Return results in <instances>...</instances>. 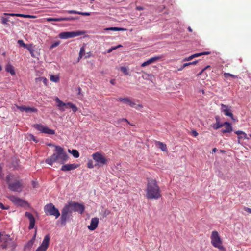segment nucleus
<instances>
[{"instance_id":"obj_1","label":"nucleus","mask_w":251,"mask_h":251,"mask_svg":"<svg viewBox=\"0 0 251 251\" xmlns=\"http://www.w3.org/2000/svg\"><path fill=\"white\" fill-rule=\"evenodd\" d=\"M161 197V190L157 181L153 179L148 180L146 189L147 198L157 200Z\"/></svg>"},{"instance_id":"obj_2","label":"nucleus","mask_w":251,"mask_h":251,"mask_svg":"<svg viewBox=\"0 0 251 251\" xmlns=\"http://www.w3.org/2000/svg\"><path fill=\"white\" fill-rule=\"evenodd\" d=\"M68 158L67 154L64 151L62 148L60 146H55V153L50 157L46 159V163L52 165L53 163L58 161L60 164H64Z\"/></svg>"},{"instance_id":"obj_3","label":"nucleus","mask_w":251,"mask_h":251,"mask_svg":"<svg viewBox=\"0 0 251 251\" xmlns=\"http://www.w3.org/2000/svg\"><path fill=\"white\" fill-rule=\"evenodd\" d=\"M211 243L213 247L218 249L221 251H225V248L223 245L222 240L217 231H213L211 233Z\"/></svg>"},{"instance_id":"obj_4","label":"nucleus","mask_w":251,"mask_h":251,"mask_svg":"<svg viewBox=\"0 0 251 251\" xmlns=\"http://www.w3.org/2000/svg\"><path fill=\"white\" fill-rule=\"evenodd\" d=\"M44 212L47 215L53 216L56 219L58 218L60 213L55 206L51 203L46 204L44 207Z\"/></svg>"},{"instance_id":"obj_5","label":"nucleus","mask_w":251,"mask_h":251,"mask_svg":"<svg viewBox=\"0 0 251 251\" xmlns=\"http://www.w3.org/2000/svg\"><path fill=\"white\" fill-rule=\"evenodd\" d=\"M1 241L3 242L2 247L3 249H9L13 251L15 244L8 235H2Z\"/></svg>"},{"instance_id":"obj_6","label":"nucleus","mask_w":251,"mask_h":251,"mask_svg":"<svg viewBox=\"0 0 251 251\" xmlns=\"http://www.w3.org/2000/svg\"><path fill=\"white\" fill-rule=\"evenodd\" d=\"M92 156L93 159L97 162V165L99 167L107 164L108 159L100 152L93 153Z\"/></svg>"},{"instance_id":"obj_7","label":"nucleus","mask_w":251,"mask_h":251,"mask_svg":"<svg viewBox=\"0 0 251 251\" xmlns=\"http://www.w3.org/2000/svg\"><path fill=\"white\" fill-rule=\"evenodd\" d=\"M72 212L68 204H66L61 212V222L62 224H66L67 221L72 216Z\"/></svg>"},{"instance_id":"obj_8","label":"nucleus","mask_w":251,"mask_h":251,"mask_svg":"<svg viewBox=\"0 0 251 251\" xmlns=\"http://www.w3.org/2000/svg\"><path fill=\"white\" fill-rule=\"evenodd\" d=\"M85 33V31L79 30L71 32H63L59 34V37L61 39H68L84 35Z\"/></svg>"},{"instance_id":"obj_9","label":"nucleus","mask_w":251,"mask_h":251,"mask_svg":"<svg viewBox=\"0 0 251 251\" xmlns=\"http://www.w3.org/2000/svg\"><path fill=\"white\" fill-rule=\"evenodd\" d=\"M33 126L38 131L42 133L49 135H54L55 133L54 130L50 129L47 126H44L42 124H35Z\"/></svg>"},{"instance_id":"obj_10","label":"nucleus","mask_w":251,"mask_h":251,"mask_svg":"<svg viewBox=\"0 0 251 251\" xmlns=\"http://www.w3.org/2000/svg\"><path fill=\"white\" fill-rule=\"evenodd\" d=\"M23 184L21 180H16L13 182L9 183V189L14 192H21L23 188Z\"/></svg>"},{"instance_id":"obj_11","label":"nucleus","mask_w":251,"mask_h":251,"mask_svg":"<svg viewBox=\"0 0 251 251\" xmlns=\"http://www.w3.org/2000/svg\"><path fill=\"white\" fill-rule=\"evenodd\" d=\"M8 198L15 205L21 206L25 207H28V204L25 201L15 196H9Z\"/></svg>"},{"instance_id":"obj_12","label":"nucleus","mask_w":251,"mask_h":251,"mask_svg":"<svg viewBox=\"0 0 251 251\" xmlns=\"http://www.w3.org/2000/svg\"><path fill=\"white\" fill-rule=\"evenodd\" d=\"M50 240V236L46 235L42 241L41 245L37 248L35 251H46L49 245Z\"/></svg>"},{"instance_id":"obj_13","label":"nucleus","mask_w":251,"mask_h":251,"mask_svg":"<svg viewBox=\"0 0 251 251\" xmlns=\"http://www.w3.org/2000/svg\"><path fill=\"white\" fill-rule=\"evenodd\" d=\"M80 166L79 164H67L65 165H63L61 168V170L63 171L66 172L72 170H74Z\"/></svg>"},{"instance_id":"obj_14","label":"nucleus","mask_w":251,"mask_h":251,"mask_svg":"<svg viewBox=\"0 0 251 251\" xmlns=\"http://www.w3.org/2000/svg\"><path fill=\"white\" fill-rule=\"evenodd\" d=\"M162 58V56H156L153 57H151L148 59L147 61L143 62L141 65V66L142 67L147 66L149 65H150L152 63H153L159 60H160Z\"/></svg>"},{"instance_id":"obj_15","label":"nucleus","mask_w":251,"mask_h":251,"mask_svg":"<svg viewBox=\"0 0 251 251\" xmlns=\"http://www.w3.org/2000/svg\"><path fill=\"white\" fill-rule=\"evenodd\" d=\"M99 222V218H93L91 219L90 225L88 226V228L91 230L93 231L95 230L98 227V224Z\"/></svg>"},{"instance_id":"obj_16","label":"nucleus","mask_w":251,"mask_h":251,"mask_svg":"<svg viewBox=\"0 0 251 251\" xmlns=\"http://www.w3.org/2000/svg\"><path fill=\"white\" fill-rule=\"evenodd\" d=\"M78 18H75L73 17H61L58 18H48L46 19V20L48 22L51 21H55V22H59V21H71L75 19H77Z\"/></svg>"},{"instance_id":"obj_17","label":"nucleus","mask_w":251,"mask_h":251,"mask_svg":"<svg viewBox=\"0 0 251 251\" xmlns=\"http://www.w3.org/2000/svg\"><path fill=\"white\" fill-rule=\"evenodd\" d=\"M221 110L223 112H224L226 116H229L232 119H233V114L231 113L230 108H229L227 105L221 104Z\"/></svg>"},{"instance_id":"obj_18","label":"nucleus","mask_w":251,"mask_h":251,"mask_svg":"<svg viewBox=\"0 0 251 251\" xmlns=\"http://www.w3.org/2000/svg\"><path fill=\"white\" fill-rule=\"evenodd\" d=\"M235 133L238 135V143H240V141L242 139H248L246 133L242 131H236Z\"/></svg>"},{"instance_id":"obj_19","label":"nucleus","mask_w":251,"mask_h":251,"mask_svg":"<svg viewBox=\"0 0 251 251\" xmlns=\"http://www.w3.org/2000/svg\"><path fill=\"white\" fill-rule=\"evenodd\" d=\"M224 126H225V129L222 131L223 133H230L232 131V127L229 122H226L224 123Z\"/></svg>"},{"instance_id":"obj_20","label":"nucleus","mask_w":251,"mask_h":251,"mask_svg":"<svg viewBox=\"0 0 251 251\" xmlns=\"http://www.w3.org/2000/svg\"><path fill=\"white\" fill-rule=\"evenodd\" d=\"M55 101L57 102V106L61 111H64L65 109L64 107L66 106V103L62 102L58 97L55 99Z\"/></svg>"},{"instance_id":"obj_21","label":"nucleus","mask_w":251,"mask_h":251,"mask_svg":"<svg viewBox=\"0 0 251 251\" xmlns=\"http://www.w3.org/2000/svg\"><path fill=\"white\" fill-rule=\"evenodd\" d=\"M64 12H66L68 14H76L81 15L83 16H90L91 15L90 12H78V11H77L75 10H67V11H64L62 12V13H64Z\"/></svg>"},{"instance_id":"obj_22","label":"nucleus","mask_w":251,"mask_h":251,"mask_svg":"<svg viewBox=\"0 0 251 251\" xmlns=\"http://www.w3.org/2000/svg\"><path fill=\"white\" fill-rule=\"evenodd\" d=\"M85 210V207L84 205L76 202L75 209V212H77L79 214H82Z\"/></svg>"},{"instance_id":"obj_23","label":"nucleus","mask_w":251,"mask_h":251,"mask_svg":"<svg viewBox=\"0 0 251 251\" xmlns=\"http://www.w3.org/2000/svg\"><path fill=\"white\" fill-rule=\"evenodd\" d=\"M65 107L68 108L72 109L74 113L76 112L78 110L77 107L75 104L71 102L66 103Z\"/></svg>"},{"instance_id":"obj_24","label":"nucleus","mask_w":251,"mask_h":251,"mask_svg":"<svg viewBox=\"0 0 251 251\" xmlns=\"http://www.w3.org/2000/svg\"><path fill=\"white\" fill-rule=\"evenodd\" d=\"M5 69L7 72L10 73L12 75H14L15 74L14 67L11 64H7L6 66Z\"/></svg>"},{"instance_id":"obj_25","label":"nucleus","mask_w":251,"mask_h":251,"mask_svg":"<svg viewBox=\"0 0 251 251\" xmlns=\"http://www.w3.org/2000/svg\"><path fill=\"white\" fill-rule=\"evenodd\" d=\"M156 144L158 145L159 148L163 151H167V148L166 145L160 141L156 142Z\"/></svg>"},{"instance_id":"obj_26","label":"nucleus","mask_w":251,"mask_h":251,"mask_svg":"<svg viewBox=\"0 0 251 251\" xmlns=\"http://www.w3.org/2000/svg\"><path fill=\"white\" fill-rule=\"evenodd\" d=\"M216 123L214 124L212 126L213 128L215 130H217L224 126V123L221 124L217 118H216Z\"/></svg>"},{"instance_id":"obj_27","label":"nucleus","mask_w":251,"mask_h":251,"mask_svg":"<svg viewBox=\"0 0 251 251\" xmlns=\"http://www.w3.org/2000/svg\"><path fill=\"white\" fill-rule=\"evenodd\" d=\"M16 107L17 109H18L22 112H23L24 111H25L27 112L31 111V108L30 107H26V106H19L18 105H16Z\"/></svg>"},{"instance_id":"obj_28","label":"nucleus","mask_w":251,"mask_h":251,"mask_svg":"<svg viewBox=\"0 0 251 251\" xmlns=\"http://www.w3.org/2000/svg\"><path fill=\"white\" fill-rule=\"evenodd\" d=\"M131 99L129 98H119L117 99V101H122L124 102L125 103H126L127 104H128Z\"/></svg>"},{"instance_id":"obj_29","label":"nucleus","mask_w":251,"mask_h":251,"mask_svg":"<svg viewBox=\"0 0 251 251\" xmlns=\"http://www.w3.org/2000/svg\"><path fill=\"white\" fill-rule=\"evenodd\" d=\"M35 81L37 83L42 82L45 85H47L48 80L45 77H38L36 78Z\"/></svg>"},{"instance_id":"obj_30","label":"nucleus","mask_w":251,"mask_h":251,"mask_svg":"<svg viewBox=\"0 0 251 251\" xmlns=\"http://www.w3.org/2000/svg\"><path fill=\"white\" fill-rule=\"evenodd\" d=\"M106 30H111V31H125L126 29L120 27H109L105 29Z\"/></svg>"},{"instance_id":"obj_31","label":"nucleus","mask_w":251,"mask_h":251,"mask_svg":"<svg viewBox=\"0 0 251 251\" xmlns=\"http://www.w3.org/2000/svg\"><path fill=\"white\" fill-rule=\"evenodd\" d=\"M68 151L71 152L72 155L75 158H78L79 156V153L78 151L76 150H73L72 151H71V150L69 149Z\"/></svg>"},{"instance_id":"obj_32","label":"nucleus","mask_w":251,"mask_h":251,"mask_svg":"<svg viewBox=\"0 0 251 251\" xmlns=\"http://www.w3.org/2000/svg\"><path fill=\"white\" fill-rule=\"evenodd\" d=\"M68 206L71 208L72 212H75V209L76 202H70L68 203Z\"/></svg>"},{"instance_id":"obj_33","label":"nucleus","mask_w":251,"mask_h":251,"mask_svg":"<svg viewBox=\"0 0 251 251\" xmlns=\"http://www.w3.org/2000/svg\"><path fill=\"white\" fill-rule=\"evenodd\" d=\"M25 214V216L28 218L29 221L28 228L29 229H31V213H30V212H26Z\"/></svg>"},{"instance_id":"obj_34","label":"nucleus","mask_w":251,"mask_h":251,"mask_svg":"<svg viewBox=\"0 0 251 251\" xmlns=\"http://www.w3.org/2000/svg\"><path fill=\"white\" fill-rule=\"evenodd\" d=\"M50 80L54 82H58L59 81V77L57 75H51Z\"/></svg>"},{"instance_id":"obj_35","label":"nucleus","mask_w":251,"mask_h":251,"mask_svg":"<svg viewBox=\"0 0 251 251\" xmlns=\"http://www.w3.org/2000/svg\"><path fill=\"white\" fill-rule=\"evenodd\" d=\"M210 53V52L205 51V52H202L199 53H195V54H193V55L194 58H195V57H198L201 56V55H208V54H209Z\"/></svg>"},{"instance_id":"obj_36","label":"nucleus","mask_w":251,"mask_h":251,"mask_svg":"<svg viewBox=\"0 0 251 251\" xmlns=\"http://www.w3.org/2000/svg\"><path fill=\"white\" fill-rule=\"evenodd\" d=\"M120 70L124 73L125 75H130L129 73V72L127 70V69L125 67H121L120 68Z\"/></svg>"},{"instance_id":"obj_37","label":"nucleus","mask_w":251,"mask_h":251,"mask_svg":"<svg viewBox=\"0 0 251 251\" xmlns=\"http://www.w3.org/2000/svg\"><path fill=\"white\" fill-rule=\"evenodd\" d=\"M84 54H85V49L83 47H82L80 48V50L78 59H79L80 58H81Z\"/></svg>"},{"instance_id":"obj_38","label":"nucleus","mask_w":251,"mask_h":251,"mask_svg":"<svg viewBox=\"0 0 251 251\" xmlns=\"http://www.w3.org/2000/svg\"><path fill=\"white\" fill-rule=\"evenodd\" d=\"M224 76H225V77L226 78H227L228 77H229V76H230V77H231L232 78H237V76L235 75H232V74H231L230 73H225L224 74Z\"/></svg>"},{"instance_id":"obj_39","label":"nucleus","mask_w":251,"mask_h":251,"mask_svg":"<svg viewBox=\"0 0 251 251\" xmlns=\"http://www.w3.org/2000/svg\"><path fill=\"white\" fill-rule=\"evenodd\" d=\"M198 63V61H194L191 62L186 63L183 64V67H187L189 65H195Z\"/></svg>"},{"instance_id":"obj_40","label":"nucleus","mask_w":251,"mask_h":251,"mask_svg":"<svg viewBox=\"0 0 251 251\" xmlns=\"http://www.w3.org/2000/svg\"><path fill=\"white\" fill-rule=\"evenodd\" d=\"M31 243V240H29L26 245L25 246V251H28L30 250V244Z\"/></svg>"},{"instance_id":"obj_41","label":"nucleus","mask_w":251,"mask_h":251,"mask_svg":"<svg viewBox=\"0 0 251 251\" xmlns=\"http://www.w3.org/2000/svg\"><path fill=\"white\" fill-rule=\"evenodd\" d=\"M94 167V165H93V161L92 160H90L88 161V162L87 163V167L88 168H93Z\"/></svg>"},{"instance_id":"obj_42","label":"nucleus","mask_w":251,"mask_h":251,"mask_svg":"<svg viewBox=\"0 0 251 251\" xmlns=\"http://www.w3.org/2000/svg\"><path fill=\"white\" fill-rule=\"evenodd\" d=\"M59 44H60V42L59 41H56V42H54L53 44H51V45L50 47V49H53V48L58 46Z\"/></svg>"},{"instance_id":"obj_43","label":"nucleus","mask_w":251,"mask_h":251,"mask_svg":"<svg viewBox=\"0 0 251 251\" xmlns=\"http://www.w3.org/2000/svg\"><path fill=\"white\" fill-rule=\"evenodd\" d=\"M8 21L9 19L8 18L3 17L1 18V22L3 24H6Z\"/></svg>"},{"instance_id":"obj_44","label":"nucleus","mask_w":251,"mask_h":251,"mask_svg":"<svg viewBox=\"0 0 251 251\" xmlns=\"http://www.w3.org/2000/svg\"><path fill=\"white\" fill-rule=\"evenodd\" d=\"M23 47L27 49L31 54V44H25V46H23Z\"/></svg>"},{"instance_id":"obj_45","label":"nucleus","mask_w":251,"mask_h":251,"mask_svg":"<svg viewBox=\"0 0 251 251\" xmlns=\"http://www.w3.org/2000/svg\"><path fill=\"white\" fill-rule=\"evenodd\" d=\"M128 105L131 107H134V108H135V106H136V104L134 102L132 101L131 100H130Z\"/></svg>"},{"instance_id":"obj_46","label":"nucleus","mask_w":251,"mask_h":251,"mask_svg":"<svg viewBox=\"0 0 251 251\" xmlns=\"http://www.w3.org/2000/svg\"><path fill=\"white\" fill-rule=\"evenodd\" d=\"M18 43L20 46H25V44L24 43V41L22 40H19L18 41Z\"/></svg>"},{"instance_id":"obj_47","label":"nucleus","mask_w":251,"mask_h":251,"mask_svg":"<svg viewBox=\"0 0 251 251\" xmlns=\"http://www.w3.org/2000/svg\"><path fill=\"white\" fill-rule=\"evenodd\" d=\"M0 208L2 209H8L9 206H5L2 203L0 202Z\"/></svg>"},{"instance_id":"obj_48","label":"nucleus","mask_w":251,"mask_h":251,"mask_svg":"<svg viewBox=\"0 0 251 251\" xmlns=\"http://www.w3.org/2000/svg\"><path fill=\"white\" fill-rule=\"evenodd\" d=\"M32 188H38L39 186V184L37 182L32 181Z\"/></svg>"},{"instance_id":"obj_49","label":"nucleus","mask_w":251,"mask_h":251,"mask_svg":"<svg viewBox=\"0 0 251 251\" xmlns=\"http://www.w3.org/2000/svg\"><path fill=\"white\" fill-rule=\"evenodd\" d=\"M193 58H194L193 57V55H192L190 56L189 57L184 59L183 61H189V60L193 59Z\"/></svg>"},{"instance_id":"obj_50","label":"nucleus","mask_w":251,"mask_h":251,"mask_svg":"<svg viewBox=\"0 0 251 251\" xmlns=\"http://www.w3.org/2000/svg\"><path fill=\"white\" fill-rule=\"evenodd\" d=\"M123 121H125L126 123H127L128 124H130L129 122H128V121L126 119H125V118H122V119H119L118 121V122L120 123V122H122Z\"/></svg>"},{"instance_id":"obj_51","label":"nucleus","mask_w":251,"mask_h":251,"mask_svg":"<svg viewBox=\"0 0 251 251\" xmlns=\"http://www.w3.org/2000/svg\"><path fill=\"white\" fill-rule=\"evenodd\" d=\"M243 209L244 211L247 212L248 213H251V208L247 207H244Z\"/></svg>"},{"instance_id":"obj_52","label":"nucleus","mask_w":251,"mask_h":251,"mask_svg":"<svg viewBox=\"0 0 251 251\" xmlns=\"http://www.w3.org/2000/svg\"><path fill=\"white\" fill-rule=\"evenodd\" d=\"M192 135L194 137H197L198 135V133L196 130H192Z\"/></svg>"},{"instance_id":"obj_53","label":"nucleus","mask_w":251,"mask_h":251,"mask_svg":"<svg viewBox=\"0 0 251 251\" xmlns=\"http://www.w3.org/2000/svg\"><path fill=\"white\" fill-rule=\"evenodd\" d=\"M4 15H11V16L16 15V16H23L22 15L20 14H7V13H4Z\"/></svg>"},{"instance_id":"obj_54","label":"nucleus","mask_w":251,"mask_h":251,"mask_svg":"<svg viewBox=\"0 0 251 251\" xmlns=\"http://www.w3.org/2000/svg\"><path fill=\"white\" fill-rule=\"evenodd\" d=\"M110 83H111L112 85H114L115 84V83H116L115 79H111V80L110 81Z\"/></svg>"},{"instance_id":"obj_55","label":"nucleus","mask_w":251,"mask_h":251,"mask_svg":"<svg viewBox=\"0 0 251 251\" xmlns=\"http://www.w3.org/2000/svg\"><path fill=\"white\" fill-rule=\"evenodd\" d=\"M35 222V219L32 216V229L34 228Z\"/></svg>"},{"instance_id":"obj_56","label":"nucleus","mask_w":251,"mask_h":251,"mask_svg":"<svg viewBox=\"0 0 251 251\" xmlns=\"http://www.w3.org/2000/svg\"><path fill=\"white\" fill-rule=\"evenodd\" d=\"M138 108H143V105L142 104H136L135 108L138 109Z\"/></svg>"},{"instance_id":"obj_57","label":"nucleus","mask_w":251,"mask_h":251,"mask_svg":"<svg viewBox=\"0 0 251 251\" xmlns=\"http://www.w3.org/2000/svg\"><path fill=\"white\" fill-rule=\"evenodd\" d=\"M2 168L1 164H0V177H2Z\"/></svg>"},{"instance_id":"obj_58","label":"nucleus","mask_w":251,"mask_h":251,"mask_svg":"<svg viewBox=\"0 0 251 251\" xmlns=\"http://www.w3.org/2000/svg\"><path fill=\"white\" fill-rule=\"evenodd\" d=\"M109 213H110V211L109 210H105L104 213L105 216L108 215Z\"/></svg>"},{"instance_id":"obj_59","label":"nucleus","mask_w":251,"mask_h":251,"mask_svg":"<svg viewBox=\"0 0 251 251\" xmlns=\"http://www.w3.org/2000/svg\"><path fill=\"white\" fill-rule=\"evenodd\" d=\"M143 7H141V6H137L136 7V9L138 10H143Z\"/></svg>"},{"instance_id":"obj_60","label":"nucleus","mask_w":251,"mask_h":251,"mask_svg":"<svg viewBox=\"0 0 251 251\" xmlns=\"http://www.w3.org/2000/svg\"><path fill=\"white\" fill-rule=\"evenodd\" d=\"M206 70V68H203V69L201 70V71L199 73L198 75H201L203 72Z\"/></svg>"},{"instance_id":"obj_61","label":"nucleus","mask_w":251,"mask_h":251,"mask_svg":"<svg viewBox=\"0 0 251 251\" xmlns=\"http://www.w3.org/2000/svg\"><path fill=\"white\" fill-rule=\"evenodd\" d=\"M120 47H122V46L121 45H118V46H117L116 47H112L111 48L112 49V50H115V49H116Z\"/></svg>"},{"instance_id":"obj_62","label":"nucleus","mask_w":251,"mask_h":251,"mask_svg":"<svg viewBox=\"0 0 251 251\" xmlns=\"http://www.w3.org/2000/svg\"><path fill=\"white\" fill-rule=\"evenodd\" d=\"M32 141L35 142H37L38 141L36 139L35 137L32 135Z\"/></svg>"},{"instance_id":"obj_63","label":"nucleus","mask_w":251,"mask_h":251,"mask_svg":"<svg viewBox=\"0 0 251 251\" xmlns=\"http://www.w3.org/2000/svg\"><path fill=\"white\" fill-rule=\"evenodd\" d=\"M185 67H183V65L179 69H178V71H181Z\"/></svg>"},{"instance_id":"obj_64","label":"nucleus","mask_w":251,"mask_h":251,"mask_svg":"<svg viewBox=\"0 0 251 251\" xmlns=\"http://www.w3.org/2000/svg\"><path fill=\"white\" fill-rule=\"evenodd\" d=\"M217 150V149L216 148H214L212 149V152L215 153V152H216Z\"/></svg>"}]
</instances>
